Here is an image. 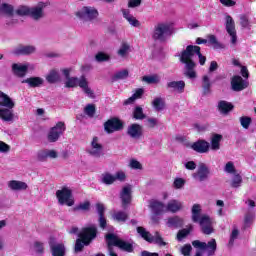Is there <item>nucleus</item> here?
Listing matches in <instances>:
<instances>
[{
	"mask_svg": "<svg viewBox=\"0 0 256 256\" xmlns=\"http://www.w3.org/2000/svg\"><path fill=\"white\" fill-rule=\"evenodd\" d=\"M226 21V31L231 37L232 45L237 43V32L235 31V21H233V17L227 15L225 18Z\"/></svg>",
	"mask_w": 256,
	"mask_h": 256,
	"instance_id": "nucleus-19",
	"label": "nucleus"
},
{
	"mask_svg": "<svg viewBox=\"0 0 256 256\" xmlns=\"http://www.w3.org/2000/svg\"><path fill=\"white\" fill-rule=\"evenodd\" d=\"M30 12H31V7H29V6H20L16 10L17 15H20L21 17H23L25 15H27L29 17Z\"/></svg>",
	"mask_w": 256,
	"mask_h": 256,
	"instance_id": "nucleus-46",
	"label": "nucleus"
},
{
	"mask_svg": "<svg viewBox=\"0 0 256 256\" xmlns=\"http://www.w3.org/2000/svg\"><path fill=\"white\" fill-rule=\"evenodd\" d=\"M221 5H223L224 7H235V5H237V2H235L234 0H219Z\"/></svg>",
	"mask_w": 256,
	"mask_h": 256,
	"instance_id": "nucleus-61",
	"label": "nucleus"
},
{
	"mask_svg": "<svg viewBox=\"0 0 256 256\" xmlns=\"http://www.w3.org/2000/svg\"><path fill=\"white\" fill-rule=\"evenodd\" d=\"M75 15L78 19H82L83 21H94V19L99 17V11H97L95 7L84 6L76 11Z\"/></svg>",
	"mask_w": 256,
	"mask_h": 256,
	"instance_id": "nucleus-10",
	"label": "nucleus"
},
{
	"mask_svg": "<svg viewBox=\"0 0 256 256\" xmlns=\"http://www.w3.org/2000/svg\"><path fill=\"white\" fill-rule=\"evenodd\" d=\"M65 130V122H58L48 132V141L50 143H56V141H59V137L65 133Z\"/></svg>",
	"mask_w": 256,
	"mask_h": 256,
	"instance_id": "nucleus-13",
	"label": "nucleus"
},
{
	"mask_svg": "<svg viewBox=\"0 0 256 256\" xmlns=\"http://www.w3.org/2000/svg\"><path fill=\"white\" fill-rule=\"evenodd\" d=\"M126 178H127V176L125 175V172H123V171H118L114 175L115 181H125Z\"/></svg>",
	"mask_w": 256,
	"mask_h": 256,
	"instance_id": "nucleus-59",
	"label": "nucleus"
},
{
	"mask_svg": "<svg viewBox=\"0 0 256 256\" xmlns=\"http://www.w3.org/2000/svg\"><path fill=\"white\" fill-rule=\"evenodd\" d=\"M129 77V71L120 70L114 74V81H118V79H127Z\"/></svg>",
	"mask_w": 256,
	"mask_h": 256,
	"instance_id": "nucleus-49",
	"label": "nucleus"
},
{
	"mask_svg": "<svg viewBox=\"0 0 256 256\" xmlns=\"http://www.w3.org/2000/svg\"><path fill=\"white\" fill-rule=\"evenodd\" d=\"M167 89L170 91H177V93H183L185 89V81H171L167 83Z\"/></svg>",
	"mask_w": 256,
	"mask_h": 256,
	"instance_id": "nucleus-31",
	"label": "nucleus"
},
{
	"mask_svg": "<svg viewBox=\"0 0 256 256\" xmlns=\"http://www.w3.org/2000/svg\"><path fill=\"white\" fill-rule=\"evenodd\" d=\"M0 17H6L8 25H15L17 23L15 19V6L9 3L0 4Z\"/></svg>",
	"mask_w": 256,
	"mask_h": 256,
	"instance_id": "nucleus-11",
	"label": "nucleus"
},
{
	"mask_svg": "<svg viewBox=\"0 0 256 256\" xmlns=\"http://www.w3.org/2000/svg\"><path fill=\"white\" fill-rule=\"evenodd\" d=\"M240 25L242 27H249V19L247 18V16L240 17Z\"/></svg>",
	"mask_w": 256,
	"mask_h": 256,
	"instance_id": "nucleus-64",
	"label": "nucleus"
},
{
	"mask_svg": "<svg viewBox=\"0 0 256 256\" xmlns=\"http://www.w3.org/2000/svg\"><path fill=\"white\" fill-rule=\"evenodd\" d=\"M37 159L38 161H47V152H46V149L44 150H39L37 152Z\"/></svg>",
	"mask_w": 256,
	"mask_h": 256,
	"instance_id": "nucleus-58",
	"label": "nucleus"
},
{
	"mask_svg": "<svg viewBox=\"0 0 256 256\" xmlns=\"http://www.w3.org/2000/svg\"><path fill=\"white\" fill-rule=\"evenodd\" d=\"M209 174V167H207L205 164H200L197 171L192 174V177L195 179V181H199L201 183L209 179Z\"/></svg>",
	"mask_w": 256,
	"mask_h": 256,
	"instance_id": "nucleus-17",
	"label": "nucleus"
},
{
	"mask_svg": "<svg viewBox=\"0 0 256 256\" xmlns=\"http://www.w3.org/2000/svg\"><path fill=\"white\" fill-rule=\"evenodd\" d=\"M143 133V128L139 124H132L128 127L127 134L132 138V139H139Z\"/></svg>",
	"mask_w": 256,
	"mask_h": 256,
	"instance_id": "nucleus-29",
	"label": "nucleus"
},
{
	"mask_svg": "<svg viewBox=\"0 0 256 256\" xmlns=\"http://www.w3.org/2000/svg\"><path fill=\"white\" fill-rule=\"evenodd\" d=\"M253 221H255V213L248 212L244 219L245 227H251V225H253Z\"/></svg>",
	"mask_w": 256,
	"mask_h": 256,
	"instance_id": "nucleus-44",
	"label": "nucleus"
},
{
	"mask_svg": "<svg viewBox=\"0 0 256 256\" xmlns=\"http://www.w3.org/2000/svg\"><path fill=\"white\" fill-rule=\"evenodd\" d=\"M202 87H203L204 93H209V89H211V80L209 79V76L204 75L202 77Z\"/></svg>",
	"mask_w": 256,
	"mask_h": 256,
	"instance_id": "nucleus-45",
	"label": "nucleus"
},
{
	"mask_svg": "<svg viewBox=\"0 0 256 256\" xmlns=\"http://www.w3.org/2000/svg\"><path fill=\"white\" fill-rule=\"evenodd\" d=\"M237 237H239V230L237 228H234L232 230V233L230 235V240H229V245L233 246V244L235 243V240L237 239Z\"/></svg>",
	"mask_w": 256,
	"mask_h": 256,
	"instance_id": "nucleus-53",
	"label": "nucleus"
},
{
	"mask_svg": "<svg viewBox=\"0 0 256 256\" xmlns=\"http://www.w3.org/2000/svg\"><path fill=\"white\" fill-rule=\"evenodd\" d=\"M47 7V3L39 2L37 5L30 7V18L34 21H41L43 17H45V9Z\"/></svg>",
	"mask_w": 256,
	"mask_h": 256,
	"instance_id": "nucleus-14",
	"label": "nucleus"
},
{
	"mask_svg": "<svg viewBox=\"0 0 256 256\" xmlns=\"http://www.w3.org/2000/svg\"><path fill=\"white\" fill-rule=\"evenodd\" d=\"M224 171L225 173H229L230 175H236L237 169H235V163H233V161L227 162L224 167Z\"/></svg>",
	"mask_w": 256,
	"mask_h": 256,
	"instance_id": "nucleus-42",
	"label": "nucleus"
},
{
	"mask_svg": "<svg viewBox=\"0 0 256 256\" xmlns=\"http://www.w3.org/2000/svg\"><path fill=\"white\" fill-rule=\"evenodd\" d=\"M59 154L55 150L46 149V159H57Z\"/></svg>",
	"mask_w": 256,
	"mask_h": 256,
	"instance_id": "nucleus-57",
	"label": "nucleus"
},
{
	"mask_svg": "<svg viewBox=\"0 0 256 256\" xmlns=\"http://www.w3.org/2000/svg\"><path fill=\"white\" fill-rule=\"evenodd\" d=\"M64 87H66V89H77V87H80L83 93L88 95V97H93L95 95L93 89L89 87V81L85 76H71L70 78H66L64 81Z\"/></svg>",
	"mask_w": 256,
	"mask_h": 256,
	"instance_id": "nucleus-5",
	"label": "nucleus"
},
{
	"mask_svg": "<svg viewBox=\"0 0 256 256\" xmlns=\"http://www.w3.org/2000/svg\"><path fill=\"white\" fill-rule=\"evenodd\" d=\"M34 249L37 253H43L44 247H43V243L41 242H35L34 243Z\"/></svg>",
	"mask_w": 256,
	"mask_h": 256,
	"instance_id": "nucleus-63",
	"label": "nucleus"
},
{
	"mask_svg": "<svg viewBox=\"0 0 256 256\" xmlns=\"http://www.w3.org/2000/svg\"><path fill=\"white\" fill-rule=\"evenodd\" d=\"M193 247H191V244H186L181 248V253L184 256H190L191 255V250Z\"/></svg>",
	"mask_w": 256,
	"mask_h": 256,
	"instance_id": "nucleus-55",
	"label": "nucleus"
},
{
	"mask_svg": "<svg viewBox=\"0 0 256 256\" xmlns=\"http://www.w3.org/2000/svg\"><path fill=\"white\" fill-rule=\"evenodd\" d=\"M191 231H193V226L180 230L177 234L178 241H183V239H185V237L188 236Z\"/></svg>",
	"mask_w": 256,
	"mask_h": 256,
	"instance_id": "nucleus-43",
	"label": "nucleus"
},
{
	"mask_svg": "<svg viewBox=\"0 0 256 256\" xmlns=\"http://www.w3.org/2000/svg\"><path fill=\"white\" fill-rule=\"evenodd\" d=\"M22 83H27L29 87H41V85L45 83V80H43L41 77H30L24 80Z\"/></svg>",
	"mask_w": 256,
	"mask_h": 256,
	"instance_id": "nucleus-34",
	"label": "nucleus"
},
{
	"mask_svg": "<svg viewBox=\"0 0 256 256\" xmlns=\"http://www.w3.org/2000/svg\"><path fill=\"white\" fill-rule=\"evenodd\" d=\"M50 249L52 256H65L66 253V248L65 244L63 243H53L50 241Z\"/></svg>",
	"mask_w": 256,
	"mask_h": 256,
	"instance_id": "nucleus-27",
	"label": "nucleus"
},
{
	"mask_svg": "<svg viewBox=\"0 0 256 256\" xmlns=\"http://www.w3.org/2000/svg\"><path fill=\"white\" fill-rule=\"evenodd\" d=\"M104 129L106 133H115V131H121V129H123V122L117 118L109 119L104 123Z\"/></svg>",
	"mask_w": 256,
	"mask_h": 256,
	"instance_id": "nucleus-18",
	"label": "nucleus"
},
{
	"mask_svg": "<svg viewBox=\"0 0 256 256\" xmlns=\"http://www.w3.org/2000/svg\"><path fill=\"white\" fill-rule=\"evenodd\" d=\"M122 15L124 19H126V21L129 23V25H131V27H141V22H139V20H137V18L133 16V14H131V11H129L128 9H123Z\"/></svg>",
	"mask_w": 256,
	"mask_h": 256,
	"instance_id": "nucleus-28",
	"label": "nucleus"
},
{
	"mask_svg": "<svg viewBox=\"0 0 256 256\" xmlns=\"http://www.w3.org/2000/svg\"><path fill=\"white\" fill-rule=\"evenodd\" d=\"M136 231L140 235V237H142V239H144V241H147L148 243H155L156 245H160V247H165V245H167V243L163 241L161 235H159V232H156L155 235L152 236L151 233L147 231V229L141 226H138L136 228Z\"/></svg>",
	"mask_w": 256,
	"mask_h": 256,
	"instance_id": "nucleus-9",
	"label": "nucleus"
},
{
	"mask_svg": "<svg viewBox=\"0 0 256 256\" xmlns=\"http://www.w3.org/2000/svg\"><path fill=\"white\" fill-rule=\"evenodd\" d=\"M221 141H223V136L220 134H213L210 141V147L212 151H219L221 149Z\"/></svg>",
	"mask_w": 256,
	"mask_h": 256,
	"instance_id": "nucleus-33",
	"label": "nucleus"
},
{
	"mask_svg": "<svg viewBox=\"0 0 256 256\" xmlns=\"http://www.w3.org/2000/svg\"><path fill=\"white\" fill-rule=\"evenodd\" d=\"M173 34L171 30V25L167 22H159L154 26L152 31V39L154 41H159L160 43H165L170 35Z\"/></svg>",
	"mask_w": 256,
	"mask_h": 256,
	"instance_id": "nucleus-6",
	"label": "nucleus"
},
{
	"mask_svg": "<svg viewBox=\"0 0 256 256\" xmlns=\"http://www.w3.org/2000/svg\"><path fill=\"white\" fill-rule=\"evenodd\" d=\"M46 81L51 84L59 83V81H61V73L59 72V70H50L49 73L46 75Z\"/></svg>",
	"mask_w": 256,
	"mask_h": 256,
	"instance_id": "nucleus-32",
	"label": "nucleus"
},
{
	"mask_svg": "<svg viewBox=\"0 0 256 256\" xmlns=\"http://www.w3.org/2000/svg\"><path fill=\"white\" fill-rule=\"evenodd\" d=\"M130 53H131V44H129V42L127 41H122L116 51V55L119 57V59H127Z\"/></svg>",
	"mask_w": 256,
	"mask_h": 256,
	"instance_id": "nucleus-23",
	"label": "nucleus"
},
{
	"mask_svg": "<svg viewBox=\"0 0 256 256\" xmlns=\"http://www.w3.org/2000/svg\"><path fill=\"white\" fill-rule=\"evenodd\" d=\"M78 238L75 243L74 251L75 253H81L85 245H89L97 237V227L95 225H90L84 227L78 234Z\"/></svg>",
	"mask_w": 256,
	"mask_h": 256,
	"instance_id": "nucleus-4",
	"label": "nucleus"
},
{
	"mask_svg": "<svg viewBox=\"0 0 256 256\" xmlns=\"http://www.w3.org/2000/svg\"><path fill=\"white\" fill-rule=\"evenodd\" d=\"M185 167L189 170V171H195V169H197V164L193 161H189L185 163Z\"/></svg>",
	"mask_w": 256,
	"mask_h": 256,
	"instance_id": "nucleus-62",
	"label": "nucleus"
},
{
	"mask_svg": "<svg viewBox=\"0 0 256 256\" xmlns=\"http://www.w3.org/2000/svg\"><path fill=\"white\" fill-rule=\"evenodd\" d=\"M128 167H130V169H135V170L143 169V165H141V162L137 161L136 159H131L129 161Z\"/></svg>",
	"mask_w": 256,
	"mask_h": 256,
	"instance_id": "nucleus-50",
	"label": "nucleus"
},
{
	"mask_svg": "<svg viewBox=\"0 0 256 256\" xmlns=\"http://www.w3.org/2000/svg\"><path fill=\"white\" fill-rule=\"evenodd\" d=\"M183 208V203L178 200H170L166 205V213H177Z\"/></svg>",
	"mask_w": 256,
	"mask_h": 256,
	"instance_id": "nucleus-30",
	"label": "nucleus"
},
{
	"mask_svg": "<svg viewBox=\"0 0 256 256\" xmlns=\"http://www.w3.org/2000/svg\"><path fill=\"white\" fill-rule=\"evenodd\" d=\"M15 103L10 97H3L0 102V119L3 121H13V109Z\"/></svg>",
	"mask_w": 256,
	"mask_h": 256,
	"instance_id": "nucleus-7",
	"label": "nucleus"
},
{
	"mask_svg": "<svg viewBox=\"0 0 256 256\" xmlns=\"http://www.w3.org/2000/svg\"><path fill=\"white\" fill-rule=\"evenodd\" d=\"M95 59L98 62L109 61V55L103 52H99L98 54H96Z\"/></svg>",
	"mask_w": 256,
	"mask_h": 256,
	"instance_id": "nucleus-56",
	"label": "nucleus"
},
{
	"mask_svg": "<svg viewBox=\"0 0 256 256\" xmlns=\"http://www.w3.org/2000/svg\"><path fill=\"white\" fill-rule=\"evenodd\" d=\"M192 245L195 249L206 250L207 256H213L215 255V251H217V241L213 238L208 243L195 240L192 242Z\"/></svg>",
	"mask_w": 256,
	"mask_h": 256,
	"instance_id": "nucleus-12",
	"label": "nucleus"
},
{
	"mask_svg": "<svg viewBox=\"0 0 256 256\" xmlns=\"http://www.w3.org/2000/svg\"><path fill=\"white\" fill-rule=\"evenodd\" d=\"M89 155H92V157H102L103 155V144H101V140L99 137L95 136L93 137L90 148L88 149Z\"/></svg>",
	"mask_w": 256,
	"mask_h": 256,
	"instance_id": "nucleus-15",
	"label": "nucleus"
},
{
	"mask_svg": "<svg viewBox=\"0 0 256 256\" xmlns=\"http://www.w3.org/2000/svg\"><path fill=\"white\" fill-rule=\"evenodd\" d=\"M184 186L185 180L183 178H176L174 180L173 187H175V189H183Z\"/></svg>",
	"mask_w": 256,
	"mask_h": 256,
	"instance_id": "nucleus-54",
	"label": "nucleus"
},
{
	"mask_svg": "<svg viewBox=\"0 0 256 256\" xmlns=\"http://www.w3.org/2000/svg\"><path fill=\"white\" fill-rule=\"evenodd\" d=\"M101 182L104 183V185H113V183H115V176L111 173H104L101 176Z\"/></svg>",
	"mask_w": 256,
	"mask_h": 256,
	"instance_id": "nucleus-40",
	"label": "nucleus"
},
{
	"mask_svg": "<svg viewBox=\"0 0 256 256\" xmlns=\"http://www.w3.org/2000/svg\"><path fill=\"white\" fill-rule=\"evenodd\" d=\"M252 119L249 116H242L240 117V125L243 127V129H248L251 125Z\"/></svg>",
	"mask_w": 256,
	"mask_h": 256,
	"instance_id": "nucleus-48",
	"label": "nucleus"
},
{
	"mask_svg": "<svg viewBox=\"0 0 256 256\" xmlns=\"http://www.w3.org/2000/svg\"><path fill=\"white\" fill-rule=\"evenodd\" d=\"M134 118L136 119H145V114L143 113V108L141 106H138L134 110Z\"/></svg>",
	"mask_w": 256,
	"mask_h": 256,
	"instance_id": "nucleus-51",
	"label": "nucleus"
},
{
	"mask_svg": "<svg viewBox=\"0 0 256 256\" xmlns=\"http://www.w3.org/2000/svg\"><path fill=\"white\" fill-rule=\"evenodd\" d=\"M131 191V185H127L122 188V191L120 193V199L122 201L123 209H126L129 203H131Z\"/></svg>",
	"mask_w": 256,
	"mask_h": 256,
	"instance_id": "nucleus-22",
	"label": "nucleus"
},
{
	"mask_svg": "<svg viewBox=\"0 0 256 256\" xmlns=\"http://www.w3.org/2000/svg\"><path fill=\"white\" fill-rule=\"evenodd\" d=\"M241 183H243V178L239 174H234V177L231 182V187L237 189V187H241Z\"/></svg>",
	"mask_w": 256,
	"mask_h": 256,
	"instance_id": "nucleus-47",
	"label": "nucleus"
},
{
	"mask_svg": "<svg viewBox=\"0 0 256 256\" xmlns=\"http://www.w3.org/2000/svg\"><path fill=\"white\" fill-rule=\"evenodd\" d=\"M155 111H163L165 109V100L163 98H156L152 101Z\"/></svg>",
	"mask_w": 256,
	"mask_h": 256,
	"instance_id": "nucleus-41",
	"label": "nucleus"
},
{
	"mask_svg": "<svg viewBox=\"0 0 256 256\" xmlns=\"http://www.w3.org/2000/svg\"><path fill=\"white\" fill-rule=\"evenodd\" d=\"M106 243L108 245V253L110 256H117V253L113 250V246L118 247L120 251H124L125 253H133L135 249V243L132 240L125 241L115 234H107Z\"/></svg>",
	"mask_w": 256,
	"mask_h": 256,
	"instance_id": "nucleus-2",
	"label": "nucleus"
},
{
	"mask_svg": "<svg viewBox=\"0 0 256 256\" xmlns=\"http://www.w3.org/2000/svg\"><path fill=\"white\" fill-rule=\"evenodd\" d=\"M10 150L11 147L7 143L0 141V153H9Z\"/></svg>",
	"mask_w": 256,
	"mask_h": 256,
	"instance_id": "nucleus-60",
	"label": "nucleus"
},
{
	"mask_svg": "<svg viewBox=\"0 0 256 256\" xmlns=\"http://www.w3.org/2000/svg\"><path fill=\"white\" fill-rule=\"evenodd\" d=\"M191 147L193 151H196V153H208L211 144L205 140H198L197 142L193 143Z\"/></svg>",
	"mask_w": 256,
	"mask_h": 256,
	"instance_id": "nucleus-25",
	"label": "nucleus"
},
{
	"mask_svg": "<svg viewBox=\"0 0 256 256\" xmlns=\"http://www.w3.org/2000/svg\"><path fill=\"white\" fill-rule=\"evenodd\" d=\"M149 208L151 209L153 215H163V213H167V207L159 200H151Z\"/></svg>",
	"mask_w": 256,
	"mask_h": 256,
	"instance_id": "nucleus-20",
	"label": "nucleus"
},
{
	"mask_svg": "<svg viewBox=\"0 0 256 256\" xmlns=\"http://www.w3.org/2000/svg\"><path fill=\"white\" fill-rule=\"evenodd\" d=\"M7 187L10 191H27L29 186L23 181L10 180L7 182Z\"/></svg>",
	"mask_w": 256,
	"mask_h": 256,
	"instance_id": "nucleus-24",
	"label": "nucleus"
},
{
	"mask_svg": "<svg viewBox=\"0 0 256 256\" xmlns=\"http://www.w3.org/2000/svg\"><path fill=\"white\" fill-rule=\"evenodd\" d=\"M218 110L222 115H227L230 111H233V104L227 101H220L218 103Z\"/></svg>",
	"mask_w": 256,
	"mask_h": 256,
	"instance_id": "nucleus-36",
	"label": "nucleus"
},
{
	"mask_svg": "<svg viewBox=\"0 0 256 256\" xmlns=\"http://www.w3.org/2000/svg\"><path fill=\"white\" fill-rule=\"evenodd\" d=\"M195 55L198 56L200 65H205L207 58L201 54V47L199 46L189 45L180 55V61L185 65L184 75L188 79H197V72L195 71L196 64L193 61Z\"/></svg>",
	"mask_w": 256,
	"mask_h": 256,
	"instance_id": "nucleus-1",
	"label": "nucleus"
},
{
	"mask_svg": "<svg viewBox=\"0 0 256 256\" xmlns=\"http://www.w3.org/2000/svg\"><path fill=\"white\" fill-rule=\"evenodd\" d=\"M35 51H36L35 46L20 45V46H17L16 48H14L12 50V53H13V55H31L32 53H35Z\"/></svg>",
	"mask_w": 256,
	"mask_h": 256,
	"instance_id": "nucleus-26",
	"label": "nucleus"
},
{
	"mask_svg": "<svg viewBox=\"0 0 256 256\" xmlns=\"http://www.w3.org/2000/svg\"><path fill=\"white\" fill-rule=\"evenodd\" d=\"M231 86L233 91H243V89H247V87H249V82L247 80H243L241 76H234L231 81Z\"/></svg>",
	"mask_w": 256,
	"mask_h": 256,
	"instance_id": "nucleus-21",
	"label": "nucleus"
},
{
	"mask_svg": "<svg viewBox=\"0 0 256 256\" xmlns=\"http://www.w3.org/2000/svg\"><path fill=\"white\" fill-rule=\"evenodd\" d=\"M84 113H86V115H88V117H93V115H95V106L93 104H88L84 108Z\"/></svg>",
	"mask_w": 256,
	"mask_h": 256,
	"instance_id": "nucleus-52",
	"label": "nucleus"
},
{
	"mask_svg": "<svg viewBox=\"0 0 256 256\" xmlns=\"http://www.w3.org/2000/svg\"><path fill=\"white\" fill-rule=\"evenodd\" d=\"M206 41L209 43V45H212L214 49H223V44L217 40L215 35H208Z\"/></svg>",
	"mask_w": 256,
	"mask_h": 256,
	"instance_id": "nucleus-39",
	"label": "nucleus"
},
{
	"mask_svg": "<svg viewBox=\"0 0 256 256\" xmlns=\"http://www.w3.org/2000/svg\"><path fill=\"white\" fill-rule=\"evenodd\" d=\"M128 218L129 215L126 214L125 211H118L112 215V219H114V221H118V223H125V221H127Z\"/></svg>",
	"mask_w": 256,
	"mask_h": 256,
	"instance_id": "nucleus-38",
	"label": "nucleus"
},
{
	"mask_svg": "<svg viewBox=\"0 0 256 256\" xmlns=\"http://www.w3.org/2000/svg\"><path fill=\"white\" fill-rule=\"evenodd\" d=\"M192 221L199 223L202 233L211 235L213 233V220L206 214L201 215V205L194 204L192 207Z\"/></svg>",
	"mask_w": 256,
	"mask_h": 256,
	"instance_id": "nucleus-3",
	"label": "nucleus"
},
{
	"mask_svg": "<svg viewBox=\"0 0 256 256\" xmlns=\"http://www.w3.org/2000/svg\"><path fill=\"white\" fill-rule=\"evenodd\" d=\"M168 227L177 229L179 227H183V219L178 216L172 217L168 219L167 222Z\"/></svg>",
	"mask_w": 256,
	"mask_h": 256,
	"instance_id": "nucleus-37",
	"label": "nucleus"
},
{
	"mask_svg": "<svg viewBox=\"0 0 256 256\" xmlns=\"http://www.w3.org/2000/svg\"><path fill=\"white\" fill-rule=\"evenodd\" d=\"M33 68V65L30 63H14L12 64V73L17 77H25V75H27V71Z\"/></svg>",
	"mask_w": 256,
	"mask_h": 256,
	"instance_id": "nucleus-16",
	"label": "nucleus"
},
{
	"mask_svg": "<svg viewBox=\"0 0 256 256\" xmlns=\"http://www.w3.org/2000/svg\"><path fill=\"white\" fill-rule=\"evenodd\" d=\"M141 80L148 85H157L161 83V77L157 74L143 76Z\"/></svg>",
	"mask_w": 256,
	"mask_h": 256,
	"instance_id": "nucleus-35",
	"label": "nucleus"
},
{
	"mask_svg": "<svg viewBox=\"0 0 256 256\" xmlns=\"http://www.w3.org/2000/svg\"><path fill=\"white\" fill-rule=\"evenodd\" d=\"M56 197L59 205H67V207H73L75 205L73 191L68 187H63L62 189L57 190Z\"/></svg>",
	"mask_w": 256,
	"mask_h": 256,
	"instance_id": "nucleus-8",
	"label": "nucleus"
}]
</instances>
